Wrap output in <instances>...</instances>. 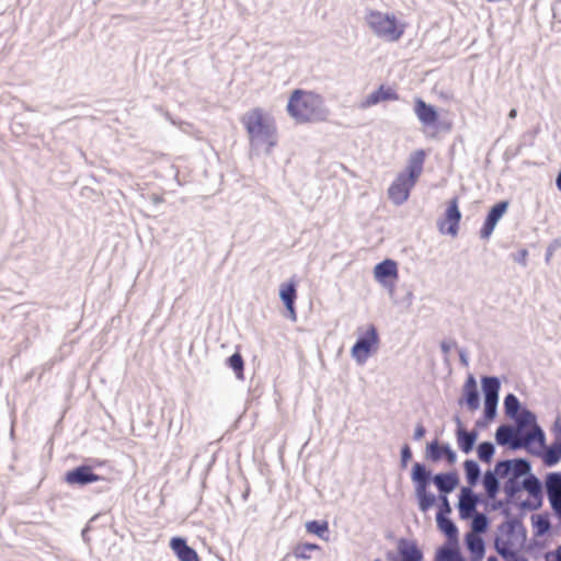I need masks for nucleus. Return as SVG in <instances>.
<instances>
[{
	"label": "nucleus",
	"instance_id": "28",
	"mask_svg": "<svg viewBox=\"0 0 561 561\" xmlns=\"http://www.w3.org/2000/svg\"><path fill=\"white\" fill-rule=\"evenodd\" d=\"M436 561H463V559L456 546H448L438 551Z\"/></svg>",
	"mask_w": 561,
	"mask_h": 561
},
{
	"label": "nucleus",
	"instance_id": "47",
	"mask_svg": "<svg viewBox=\"0 0 561 561\" xmlns=\"http://www.w3.org/2000/svg\"><path fill=\"white\" fill-rule=\"evenodd\" d=\"M443 350L447 353L449 351V347L444 343L442 344Z\"/></svg>",
	"mask_w": 561,
	"mask_h": 561
},
{
	"label": "nucleus",
	"instance_id": "17",
	"mask_svg": "<svg viewBox=\"0 0 561 561\" xmlns=\"http://www.w3.org/2000/svg\"><path fill=\"white\" fill-rule=\"evenodd\" d=\"M170 546L180 561H199L197 552L188 547L184 539L179 537L172 538Z\"/></svg>",
	"mask_w": 561,
	"mask_h": 561
},
{
	"label": "nucleus",
	"instance_id": "20",
	"mask_svg": "<svg viewBox=\"0 0 561 561\" xmlns=\"http://www.w3.org/2000/svg\"><path fill=\"white\" fill-rule=\"evenodd\" d=\"M477 499L469 489H462L459 499V514L462 518L470 517L476 511Z\"/></svg>",
	"mask_w": 561,
	"mask_h": 561
},
{
	"label": "nucleus",
	"instance_id": "42",
	"mask_svg": "<svg viewBox=\"0 0 561 561\" xmlns=\"http://www.w3.org/2000/svg\"><path fill=\"white\" fill-rule=\"evenodd\" d=\"M425 435V428L423 425H417L414 433L415 439H421Z\"/></svg>",
	"mask_w": 561,
	"mask_h": 561
},
{
	"label": "nucleus",
	"instance_id": "46",
	"mask_svg": "<svg viewBox=\"0 0 561 561\" xmlns=\"http://www.w3.org/2000/svg\"><path fill=\"white\" fill-rule=\"evenodd\" d=\"M516 115H517V112H516V110H515V108L511 110V111H510V113H508V117H510V118H515V117H516Z\"/></svg>",
	"mask_w": 561,
	"mask_h": 561
},
{
	"label": "nucleus",
	"instance_id": "50",
	"mask_svg": "<svg viewBox=\"0 0 561 561\" xmlns=\"http://www.w3.org/2000/svg\"><path fill=\"white\" fill-rule=\"evenodd\" d=\"M374 561H381V560H380V559H376V560H374Z\"/></svg>",
	"mask_w": 561,
	"mask_h": 561
},
{
	"label": "nucleus",
	"instance_id": "30",
	"mask_svg": "<svg viewBox=\"0 0 561 561\" xmlns=\"http://www.w3.org/2000/svg\"><path fill=\"white\" fill-rule=\"evenodd\" d=\"M229 367L234 371L238 379H243L244 362L240 353H234L228 358Z\"/></svg>",
	"mask_w": 561,
	"mask_h": 561
},
{
	"label": "nucleus",
	"instance_id": "40",
	"mask_svg": "<svg viewBox=\"0 0 561 561\" xmlns=\"http://www.w3.org/2000/svg\"><path fill=\"white\" fill-rule=\"evenodd\" d=\"M440 501H442V504H440L438 512H444V515L447 516L451 512L448 499L446 497V495H443V496H440Z\"/></svg>",
	"mask_w": 561,
	"mask_h": 561
},
{
	"label": "nucleus",
	"instance_id": "12",
	"mask_svg": "<svg viewBox=\"0 0 561 561\" xmlns=\"http://www.w3.org/2000/svg\"><path fill=\"white\" fill-rule=\"evenodd\" d=\"M510 203L507 201H502L495 204L489 211L485 221L480 230V236L482 239H489L493 233L495 226L499 220L504 216L507 211Z\"/></svg>",
	"mask_w": 561,
	"mask_h": 561
},
{
	"label": "nucleus",
	"instance_id": "24",
	"mask_svg": "<svg viewBox=\"0 0 561 561\" xmlns=\"http://www.w3.org/2000/svg\"><path fill=\"white\" fill-rule=\"evenodd\" d=\"M437 526L440 531H443L450 541L457 540L458 530L454 523L444 515V512H438L436 517Z\"/></svg>",
	"mask_w": 561,
	"mask_h": 561
},
{
	"label": "nucleus",
	"instance_id": "33",
	"mask_svg": "<svg viewBox=\"0 0 561 561\" xmlns=\"http://www.w3.org/2000/svg\"><path fill=\"white\" fill-rule=\"evenodd\" d=\"M547 489L549 497L561 495V474H550L547 481Z\"/></svg>",
	"mask_w": 561,
	"mask_h": 561
},
{
	"label": "nucleus",
	"instance_id": "5",
	"mask_svg": "<svg viewBox=\"0 0 561 561\" xmlns=\"http://www.w3.org/2000/svg\"><path fill=\"white\" fill-rule=\"evenodd\" d=\"M365 22L369 30L379 38L386 42H398L404 34L407 25L396 14L368 10Z\"/></svg>",
	"mask_w": 561,
	"mask_h": 561
},
{
	"label": "nucleus",
	"instance_id": "43",
	"mask_svg": "<svg viewBox=\"0 0 561 561\" xmlns=\"http://www.w3.org/2000/svg\"><path fill=\"white\" fill-rule=\"evenodd\" d=\"M548 561H561V546L554 553L548 556Z\"/></svg>",
	"mask_w": 561,
	"mask_h": 561
},
{
	"label": "nucleus",
	"instance_id": "34",
	"mask_svg": "<svg viewBox=\"0 0 561 561\" xmlns=\"http://www.w3.org/2000/svg\"><path fill=\"white\" fill-rule=\"evenodd\" d=\"M494 454V447L491 443H481L478 447V456L482 461L489 462Z\"/></svg>",
	"mask_w": 561,
	"mask_h": 561
},
{
	"label": "nucleus",
	"instance_id": "9",
	"mask_svg": "<svg viewBox=\"0 0 561 561\" xmlns=\"http://www.w3.org/2000/svg\"><path fill=\"white\" fill-rule=\"evenodd\" d=\"M484 391V413L488 420H492L495 415L500 382L495 377H484L482 379Z\"/></svg>",
	"mask_w": 561,
	"mask_h": 561
},
{
	"label": "nucleus",
	"instance_id": "44",
	"mask_svg": "<svg viewBox=\"0 0 561 561\" xmlns=\"http://www.w3.org/2000/svg\"><path fill=\"white\" fill-rule=\"evenodd\" d=\"M548 527H549L548 522H542V523L540 522V530H541V531H543V530L548 529Z\"/></svg>",
	"mask_w": 561,
	"mask_h": 561
},
{
	"label": "nucleus",
	"instance_id": "36",
	"mask_svg": "<svg viewBox=\"0 0 561 561\" xmlns=\"http://www.w3.org/2000/svg\"><path fill=\"white\" fill-rule=\"evenodd\" d=\"M523 485L533 495H537L540 492L539 481L535 477L525 479Z\"/></svg>",
	"mask_w": 561,
	"mask_h": 561
},
{
	"label": "nucleus",
	"instance_id": "49",
	"mask_svg": "<svg viewBox=\"0 0 561 561\" xmlns=\"http://www.w3.org/2000/svg\"><path fill=\"white\" fill-rule=\"evenodd\" d=\"M488 561H496L495 558H489Z\"/></svg>",
	"mask_w": 561,
	"mask_h": 561
},
{
	"label": "nucleus",
	"instance_id": "26",
	"mask_svg": "<svg viewBox=\"0 0 561 561\" xmlns=\"http://www.w3.org/2000/svg\"><path fill=\"white\" fill-rule=\"evenodd\" d=\"M561 460V436L556 439L551 447L543 454V461L547 466H553Z\"/></svg>",
	"mask_w": 561,
	"mask_h": 561
},
{
	"label": "nucleus",
	"instance_id": "6",
	"mask_svg": "<svg viewBox=\"0 0 561 561\" xmlns=\"http://www.w3.org/2000/svg\"><path fill=\"white\" fill-rule=\"evenodd\" d=\"M379 336L375 325L369 324L360 332L358 340L351 350L352 356L358 364H364L370 354L378 348Z\"/></svg>",
	"mask_w": 561,
	"mask_h": 561
},
{
	"label": "nucleus",
	"instance_id": "8",
	"mask_svg": "<svg viewBox=\"0 0 561 561\" xmlns=\"http://www.w3.org/2000/svg\"><path fill=\"white\" fill-rule=\"evenodd\" d=\"M461 221V211L459 209V198L457 196L448 201L446 210L437 221L438 231L442 234L456 237L459 232Z\"/></svg>",
	"mask_w": 561,
	"mask_h": 561
},
{
	"label": "nucleus",
	"instance_id": "11",
	"mask_svg": "<svg viewBox=\"0 0 561 561\" xmlns=\"http://www.w3.org/2000/svg\"><path fill=\"white\" fill-rule=\"evenodd\" d=\"M100 480L103 478L94 473L90 466H79L65 476V481L70 485H84Z\"/></svg>",
	"mask_w": 561,
	"mask_h": 561
},
{
	"label": "nucleus",
	"instance_id": "31",
	"mask_svg": "<svg viewBox=\"0 0 561 561\" xmlns=\"http://www.w3.org/2000/svg\"><path fill=\"white\" fill-rule=\"evenodd\" d=\"M306 529L309 534L317 535L320 538H324V535L329 531L328 522L310 520L306 523Z\"/></svg>",
	"mask_w": 561,
	"mask_h": 561
},
{
	"label": "nucleus",
	"instance_id": "32",
	"mask_svg": "<svg viewBox=\"0 0 561 561\" xmlns=\"http://www.w3.org/2000/svg\"><path fill=\"white\" fill-rule=\"evenodd\" d=\"M463 467L468 483L473 485L477 482L480 474L478 463L473 460H466Z\"/></svg>",
	"mask_w": 561,
	"mask_h": 561
},
{
	"label": "nucleus",
	"instance_id": "29",
	"mask_svg": "<svg viewBox=\"0 0 561 561\" xmlns=\"http://www.w3.org/2000/svg\"><path fill=\"white\" fill-rule=\"evenodd\" d=\"M483 486L489 497L494 499L499 492V482L494 472L488 471L483 477Z\"/></svg>",
	"mask_w": 561,
	"mask_h": 561
},
{
	"label": "nucleus",
	"instance_id": "19",
	"mask_svg": "<svg viewBox=\"0 0 561 561\" xmlns=\"http://www.w3.org/2000/svg\"><path fill=\"white\" fill-rule=\"evenodd\" d=\"M398 551L401 561H422V552L412 541L402 539L399 541Z\"/></svg>",
	"mask_w": 561,
	"mask_h": 561
},
{
	"label": "nucleus",
	"instance_id": "48",
	"mask_svg": "<svg viewBox=\"0 0 561 561\" xmlns=\"http://www.w3.org/2000/svg\"><path fill=\"white\" fill-rule=\"evenodd\" d=\"M104 462L103 461H96L95 465L96 466H102Z\"/></svg>",
	"mask_w": 561,
	"mask_h": 561
},
{
	"label": "nucleus",
	"instance_id": "23",
	"mask_svg": "<svg viewBox=\"0 0 561 561\" xmlns=\"http://www.w3.org/2000/svg\"><path fill=\"white\" fill-rule=\"evenodd\" d=\"M434 483L443 493L451 492L458 484V478L455 473H440L434 477Z\"/></svg>",
	"mask_w": 561,
	"mask_h": 561
},
{
	"label": "nucleus",
	"instance_id": "18",
	"mask_svg": "<svg viewBox=\"0 0 561 561\" xmlns=\"http://www.w3.org/2000/svg\"><path fill=\"white\" fill-rule=\"evenodd\" d=\"M322 548L319 545L316 543H309V542H298L291 549L290 556L295 558L297 561H309L312 558L313 551H321ZM289 557L287 554L284 560Z\"/></svg>",
	"mask_w": 561,
	"mask_h": 561
},
{
	"label": "nucleus",
	"instance_id": "35",
	"mask_svg": "<svg viewBox=\"0 0 561 561\" xmlns=\"http://www.w3.org/2000/svg\"><path fill=\"white\" fill-rule=\"evenodd\" d=\"M513 468V461L506 460V461H500L496 463L494 468V473L501 478H504L510 474Z\"/></svg>",
	"mask_w": 561,
	"mask_h": 561
},
{
	"label": "nucleus",
	"instance_id": "4",
	"mask_svg": "<svg viewBox=\"0 0 561 561\" xmlns=\"http://www.w3.org/2000/svg\"><path fill=\"white\" fill-rule=\"evenodd\" d=\"M426 152L423 149L413 151L404 171L400 172L388 188L389 198L397 205L408 201L411 190L415 186L424 170Z\"/></svg>",
	"mask_w": 561,
	"mask_h": 561
},
{
	"label": "nucleus",
	"instance_id": "39",
	"mask_svg": "<svg viewBox=\"0 0 561 561\" xmlns=\"http://www.w3.org/2000/svg\"><path fill=\"white\" fill-rule=\"evenodd\" d=\"M550 503L552 505V508L558 514V516L561 518V495H556L549 497Z\"/></svg>",
	"mask_w": 561,
	"mask_h": 561
},
{
	"label": "nucleus",
	"instance_id": "38",
	"mask_svg": "<svg viewBox=\"0 0 561 561\" xmlns=\"http://www.w3.org/2000/svg\"><path fill=\"white\" fill-rule=\"evenodd\" d=\"M529 470V465L525 460H514L512 471L514 477L525 474Z\"/></svg>",
	"mask_w": 561,
	"mask_h": 561
},
{
	"label": "nucleus",
	"instance_id": "21",
	"mask_svg": "<svg viewBox=\"0 0 561 561\" xmlns=\"http://www.w3.org/2000/svg\"><path fill=\"white\" fill-rule=\"evenodd\" d=\"M463 397L468 408L473 411L479 408V393L476 380L472 376L466 380L463 386Z\"/></svg>",
	"mask_w": 561,
	"mask_h": 561
},
{
	"label": "nucleus",
	"instance_id": "2",
	"mask_svg": "<svg viewBox=\"0 0 561 561\" xmlns=\"http://www.w3.org/2000/svg\"><path fill=\"white\" fill-rule=\"evenodd\" d=\"M496 442L500 445L511 444L513 448L540 449L543 446V433L536 424L535 415L523 411L518 416L517 428L502 425L496 430Z\"/></svg>",
	"mask_w": 561,
	"mask_h": 561
},
{
	"label": "nucleus",
	"instance_id": "1",
	"mask_svg": "<svg viewBox=\"0 0 561 561\" xmlns=\"http://www.w3.org/2000/svg\"><path fill=\"white\" fill-rule=\"evenodd\" d=\"M251 151L270 154L278 144L275 119L262 107H253L240 118Z\"/></svg>",
	"mask_w": 561,
	"mask_h": 561
},
{
	"label": "nucleus",
	"instance_id": "7",
	"mask_svg": "<svg viewBox=\"0 0 561 561\" xmlns=\"http://www.w3.org/2000/svg\"><path fill=\"white\" fill-rule=\"evenodd\" d=\"M430 472L419 462L414 463L412 480L415 483V493L422 512H427L435 503V496L427 493Z\"/></svg>",
	"mask_w": 561,
	"mask_h": 561
},
{
	"label": "nucleus",
	"instance_id": "16",
	"mask_svg": "<svg viewBox=\"0 0 561 561\" xmlns=\"http://www.w3.org/2000/svg\"><path fill=\"white\" fill-rule=\"evenodd\" d=\"M279 296L291 319H296L295 300L297 298L296 283L288 282L280 285Z\"/></svg>",
	"mask_w": 561,
	"mask_h": 561
},
{
	"label": "nucleus",
	"instance_id": "25",
	"mask_svg": "<svg viewBox=\"0 0 561 561\" xmlns=\"http://www.w3.org/2000/svg\"><path fill=\"white\" fill-rule=\"evenodd\" d=\"M476 438H477L476 433L467 432L461 426L458 427V430H457V443H458L459 448L462 451L469 453L472 449V447H473Z\"/></svg>",
	"mask_w": 561,
	"mask_h": 561
},
{
	"label": "nucleus",
	"instance_id": "37",
	"mask_svg": "<svg viewBox=\"0 0 561 561\" xmlns=\"http://www.w3.org/2000/svg\"><path fill=\"white\" fill-rule=\"evenodd\" d=\"M486 517L482 514H478L472 520V531L471 533H482L486 529Z\"/></svg>",
	"mask_w": 561,
	"mask_h": 561
},
{
	"label": "nucleus",
	"instance_id": "45",
	"mask_svg": "<svg viewBox=\"0 0 561 561\" xmlns=\"http://www.w3.org/2000/svg\"><path fill=\"white\" fill-rule=\"evenodd\" d=\"M557 186L561 191V171L559 172V174L557 176Z\"/></svg>",
	"mask_w": 561,
	"mask_h": 561
},
{
	"label": "nucleus",
	"instance_id": "27",
	"mask_svg": "<svg viewBox=\"0 0 561 561\" xmlns=\"http://www.w3.org/2000/svg\"><path fill=\"white\" fill-rule=\"evenodd\" d=\"M504 408L507 415L514 417L518 423V416L524 410L519 409V401L514 394H507L504 399Z\"/></svg>",
	"mask_w": 561,
	"mask_h": 561
},
{
	"label": "nucleus",
	"instance_id": "3",
	"mask_svg": "<svg viewBox=\"0 0 561 561\" xmlns=\"http://www.w3.org/2000/svg\"><path fill=\"white\" fill-rule=\"evenodd\" d=\"M286 110L300 124L323 122L329 115L323 98L319 93L302 89L291 92Z\"/></svg>",
	"mask_w": 561,
	"mask_h": 561
},
{
	"label": "nucleus",
	"instance_id": "15",
	"mask_svg": "<svg viewBox=\"0 0 561 561\" xmlns=\"http://www.w3.org/2000/svg\"><path fill=\"white\" fill-rule=\"evenodd\" d=\"M427 458L432 461H439L442 459H446L447 462L454 463L456 460L455 453L450 449L448 445H440L438 442H432L427 445Z\"/></svg>",
	"mask_w": 561,
	"mask_h": 561
},
{
	"label": "nucleus",
	"instance_id": "22",
	"mask_svg": "<svg viewBox=\"0 0 561 561\" xmlns=\"http://www.w3.org/2000/svg\"><path fill=\"white\" fill-rule=\"evenodd\" d=\"M466 543L468 550L471 552L473 560L481 559L484 553V542L482 538L476 533H469L466 536Z\"/></svg>",
	"mask_w": 561,
	"mask_h": 561
},
{
	"label": "nucleus",
	"instance_id": "13",
	"mask_svg": "<svg viewBox=\"0 0 561 561\" xmlns=\"http://www.w3.org/2000/svg\"><path fill=\"white\" fill-rule=\"evenodd\" d=\"M398 100L399 94L397 91L392 87L382 84L376 91L366 96V99L362 102V107L367 108L380 102Z\"/></svg>",
	"mask_w": 561,
	"mask_h": 561
},
{
	"label": "nucleus",
	"instance_id": "10",
	"mask_svg": "<svg viewBox=\"0 0 561 561\" xmlns=\"http://www.w3.org/2000/svg\"><path fill=\"white\" fill-rule=\"evenodd\" d=\"M374 277L382 286L393 287L399 278L398 264L386 259L374 267Z\"/></svg>",
	"mask_w": 561,
	"mask_h": 561
},
{
	"label": "nucleus",
	"instance_id": "41",
	"mask_svg": "<svg viewBox=\"0 0 561 561\" xmlns=\"http://www.w3.org/2000/svg\"><path fill=\"white\" fill-rule=\"evenodd\" d=\"M411 457H412L411 449L408 445H405L401 450V458H402L403 466L407 465V462L411 459Z\"/></svg>",
	"mask_w": 561,
	"mask_h": 561
},
{
	"label": "nucleus",
	"instance_id": "14",
	"mask_svg": "<svg viewBox=\"0 0 561 561\" xmlns=\"http://www.w3.org/2000/svg\"><path fill=\"white\" fill-rule=\"evenodd\" d=\"M414 113L424 126H434L438 122V113L434 106L420 98L414 100Z\"/></svg>",
	"mask_w": 561,
	"mask_h": 561
}]
</instances>
